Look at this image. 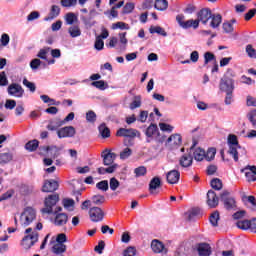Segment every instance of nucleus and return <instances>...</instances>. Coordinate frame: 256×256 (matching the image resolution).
Masks as SVG:
<instances>
[{
    "instance_id": "f8f14e48",
    "label": "nucleus",
    "mask_w": 256,
    "mask_h": 256,
    "mask_svg": "<svg viewBox=\"0 0 256 256\" xmlns=\"http://www.w3.org/2000/svg\"><path fill=\"white\" fill-rule=\"evenodd\" d=\"M75 127L73 126H65L57 131V135L59 139H65L67 137H75Z\"/></svg>"
},
{
    "instance_id": "a211bd4d",
    "label": "nucleus",
    "mask_w": 256,
    "mask_h": 256,
    "mask_svg": "<svg viewBox=\"0 0 256 256\" xmlns=\"http://www.w3.org/2000/svg\"><path fill=\"white\" fill-rule=\"evenodd\" d=\"M166 145L167 147H170V149H175V147H179V145H181V135L179 134L171 135L168 138Z\"/></svg>"
},
{
    "instance_id": "69168bd1",
    "label": "nucleus",
    "mask_w": 256,
    "mask_h": 256,
    "mask_svg": "<svg viewBox=\"0 0 256 256\" xmlns=\"http://www.w3.org/2000/svg\"><path fill=\"white\" fill-rule=\"evenodd\" d=\"M254 15H256V9H250L244 16L245 21H251L253 19Z\"/></svg>"
},
{
    "instance_id": "5701e85b",
    "label": "nucleus",
    "mask_w": 256,
    "mask_h": 256,
    "mask_svg": "<svg viewBox=\"0 0 256 256\" xmlns=\"http://www.w3.org/2000/svg\"><path fill=\"white\" fill-rule=\"evenodd\" d=\"M65 251H67V245L65 244H59L58 242H56L52 246V253H55V255H63Z\"/></svg>"
},
{
    "instance_id": "9d476101",
    "label": "nucleus",
    "mask_w": 256,
    "mask_h": 256,
    "mask_svg": "<svg viewBox=\"0 0 256 256\" xmlns=\"http://www.w3.org/2000/svg\"><path fill=\"white\" fill-rule=\"evenodd\" d=\"M116 135L117 137H128L130 139H135V137H140L141 133L137 129L133 128H120Z\"/></svg>"
},
{
    "instance_id": "13d9d810",
    "label": "nucleus",
    "mask_w": 256,
    "mask_h": 256,
    "mask_svg": "<svg viewBox=\"0 0 256 256\" xmlns=\"http://www.w3.org/2000/svg\"><path fill=\"white\" fill-rule=\"evenodd\" d=\"M222 28L225 33H233L234 31L233 24L230 22H224Z\"/></svg>"
},
{
    "instance_id": "f257e3e1",
    "label": "nucleus",
    "mask_w": 256,
    "mask_h": 256,
    "mask_svg": "<svg viewBox=\"0 0 256 256\" xmlns=\"http://www.w3.org/2000/svg\"><path fill=\"white\" fill-rule=\"evenodd\" d=\"M209 20H211L210 27H212V29H217V27L221 25L223 17L220 14H213L209 8H203L198 11L196 20H185V15L183 14H178L176 16V21L179 27L182 29H191V27L192 29H198L199 23H202V25H207Z\"/></svg>"
},
{
    "instance_id": "c85d7f7f",
    "label": "nucleus",
    "mask_w": 256,
    "mask_h": 256,
    "mask_svg": "<svg viewBox=\"0 0 256 256\" xmlns=\"http://www.w3.org/2000/svg\"><path fill=\"white\" fill-rule=\"evenodd\" d=\"M79 19L77 18V15L73 12H69L65 15V22L67 25H73V23H77Z\"/></svg>"
},
{
    "instance_id": "49530a36",
    "label": "nucleus",
    "mask_w": 256,
    "mask_h": 256,
    "mask_svg": "<svg viewBox=\"0 0 256 256\" xmlns=\"http://www.w3.org/2000/svg\"><path fill=\"white\" fill-rule=\"evenodd\" d=\"M110 189L111 191H117V189H119V186L121 185V183L119 182V180H117V178L113 177L110 179Z\"/></svg>"
},
{
    "instance_id": "c756f323",
    "label": "nucleus",
    "mask_w": 256,
    "mask_h": 256,
    "mask_svg": "<svg viewBox=\"0 0 256 256\" xmlns=\"http://www.w3.org/2000/svg\"><path fill=\"white\" fill-rule=\"evenodd\" d=\"M154 7L158 11H165V9L169 7V3L167 2V0H156Z\"/></svg>"
},
{
    "instance_id": "423d86ee",
    "label": "nucleus",
    "mask_w": 256,
    "mask_h": 256,
    "mask_svg": "<svg viewBox=\"0 0 256 256\" xmlns=\"http://www.w3.org/2000/svg\"><path fill=\"white\" fill-rule=\"evenodd\" d=\"M229 75H231V77H235L233 72L228 71L227 74L220 80L219 87L224 93H233V89H235V86H233V79L229 78Z\"/></svg>"
},
{
    "instance_id": "1a4fd4ad",
    "label": "nucleus",
    "mask_w": 256,
    "mask_h": 256,
    "mask_svg": "<svg viewBox=\"0 0 256 256\" xmlns=\"http://www.w3.org/2000/svg\"><path fill=\"white\" fill-rule=\"evenodd\" d=\"M89 217L90 221L93 223H99L100 221H103L105 212L99 207H92L89 209Z\"/></svg>"
},
{
    "instance_id": "dca6fc26",
    "label": "nucleus",
    "mask_w": 256,
    "mask_h": 256,
    "mask_svg": "<svg viewBox=\"0 0 256 256\" xmlns=\"http://www.w3.org/2000/svg\"><path fill=\"white\" fill-rule=\"evenodd\" d=\"M207 205L210 206L211 209H215V207L219 205V197H217V193L213 190H209L207 193Z\"/></svg>"
},
{
    "instance_id": "4d7b16f0",
    "label": "nucleus",
    "mask_w": 256,
    "mask_h": 256,
    "mask_svg": "<svg viewBox=\"0 0 256 256\" xmlns=\"http://www.w3.org/2000/svg\"><path fill=\"white\" fill-rule=\"evenodd\" d=\"M94 47L97 51H102L103 47H105V42H103V39L101 37H97Z\"/></svg>"
},
{
    "instance_id": "a18cd8bd",
    "label": "nucleus",
    "mask_w": 256,
    "mask_h": 256,
    "mask_svg": "<svg viewBox=\"0 0 256 256\" xmlns=\"http://www.w3.org/2000/svg\"><path fill=\"white\" fill-rule=\"evenodd\" d=\"M246 53L251 59H256V50L255 48H253V45L248 44L246 46Z\"/></svg>"
},
{
    "instance_id": "e2e57ef3",
    "label": "nucleus",
    "mask_w": 256,
    "mask_h": 256,
    "mask_svg": "<svg viewBox=\"0 0 256 256\" xmlns=\"http://www.w3.org/2000/svg\"><path fill=\"white\" fill-rule=\"evenodd\" d=\"M159 127L161 131H166L167 133H171V131H173V126L167 123H159Z\"/></svg>"
},
{
    "instance_id": "393cba45",
    "label": "nucleus",
    "mask_w": 256,
    "mask_h": 256,
    "mask_svg": "<svg viewBox=\"0 0 256 256\" xmlns=\"http://www.w3.org/2000/svg\"><path fill=\"white\" fill-rule=\"evenodd\" d=\"M198 253L200 256H209L211 255V246L209 244H200L198 247Z\"/></svg>"
},
{
    "instance_id": "2eb2a0df",
    "label": "nucleus",
    "mask_w": 256,
    "mask_h": 256,
    "mask_svg": "<svg viewBox=\"0 0 256 256\" xmlns=\"http://www.w3.org/2000/svg\"><path fill=\"white\" fill-rule=\"evenodd\" d=\"M158 189H161V178L156 176L152 178L149 183V191L151 195H158L159 194Z\"/></svg>"
},
{
    "instance_id": "9b49d317",
    "label": "nucleus",
    "mask_w": 256,
    "mask_h": 256,
    "mask_svg": "<svg viewBox=\"0 0 256 256\" xmlns=\"http://www.w3.org/2000/svg\"><path fill=\"white\" fill-rule=\"evenodd\" d=\"M41 153H46L48 157H51V159H57L61 155V148L57 146H44L41 148Z\"/></svg>"
},
{
    "instance_id": "4be33fe9",
    "label": "nucleus",
    "mask_w": 256,
    "mask_h": 256,
    "mask_svg": "<svg viewBox=\"0 0 256 256\" xmlns=\"http://www.w3.org/2000/svg\"><path fill=\"white\" fill-rule=\"evenodd\" d=\"M59 13H61V8H59V6L57 5H53L51 7L49 15L44 18V21H53V19L59 17Z\"/></svg>"
},
{
    "instance_id": "e433bc0d",
    "label": "nucleus",
    "mask_w": 256,
    "mask_h": 256,
    "mask_svg": "<svg viewBox=\"0 0 256 256\" xmlns=\"http://www.w3.org/2000/svg\"><path fill=\"white\" fill-rule=\"evenodd\" d=\"M247 203V207H249V209H251V211H256V199L255 196H248L245 198Z\"/></svg>"
},
{
    "instance_id": "ddd939ff",
    "label": "nucleus",
    "mask_w": 256,
    "mask_h": 256,
    "mask_svg": "<svg viewBox=\"0 0 256 256\" xmlns=\"http://www.w3.org/2000/svg\"><path fill=\"white\" fill-rule=\"evenodd\" d=\"M8 94L12 95L13 97H23V93H25V90H23V87L17 83H12L8 86Z\"/></svg>"
},
{
    "instance_id": "c03bdc74",
    "label": "nucleus",
    "mask_w": 256,
    "mask_h": 256,
    "mask_svg": "<svg viewBox=\"0 0 256 256\" xmlns=\"http://www.w3.org/2000/svg\"><path fill=\"white\" fill-rule=\"evenodd\" d=\"M86 121L88 123H95L97 121V114L93 110H90L86 113Z\"/></svg>"
},
{
    "instance_id": "f03ea898",
    "label": "nucleus",
    "mask_w": 256,
    "mask_h": 256,
    "mask_svg": "<svg viewBox=\"0 0 256 256\" xmlns=\"http://www.w3.org/2000/svg\"><path fill=\"white\" fill-rule=\"evenodd\" d=\"M228 145H229V150L228 153L229 155H232L234 161H239V157H243V155H247V151L245 148H242L239 146V141L237 140V137L234 134H230L228 136Z\"/></svg>"
},
{
    "instance_id": "473e14b6",
    "label": "nucleus",
    "mask_w": 256,
    "mask_h": 256,
    "mask_svg": "<svg viewBox=\"0 0 256 256\" xmlns=\"http://www.w3.org/2000/svg\"><path fill=\"white\" fill-rule=\"evenodd\" d=\"M39 147V141L38 140H32L29 141L28 143H26L25 145V149L27 151L33 152V151H37V148Z\"/></svg>"
},
{
    "instance_id": "680f3d73",
    "label": "nucleus",
    "mask_w": 256,
    "mask_h": 256,
    "mask_svg": "<svg viewBox=\"0 0 256 256\" xmlns=\"http://www.w3.org/2000/svg\"><path fill=\"white\" fill-rule=\"evenodd\" d=\"M9 84V80H7V75L5 72L0 73V87H5Z\"/></svg>"
},
{
    "instance_id": "f3484780",
    "label": "nucleus",
    "mask_w": 256,
    "mask_h": 256,
    "mask_svg": "<svg viewBox=\"0 0 256 256\" xmlns=\"http://www.w3.org/2000/svg\"><path fill=\"white\" fill-rule=\"evenodd\" d=\"M116 158L117 154L111 152L110 150H104L102 152V159L104 165H113Z\"/></svg>"
},
{
    "instance_id": "a19ab883",
    "label": "nucleus",
    "mask_w": 256,
    "mask_h": 256,
    "mask_svg": "<svg viewBox=\"0 0 256 256\" xmlns=\"http://www.w3.org/2000/svg\"><path fill=\"white\" fill-rule=\"evenodd\" d=\"M136 177H145L147 175V168L145 166H140L134 170Z\"/></svg>"
},
{
    "instance_id": "79ce46f5",
    "label": "nucleus",
    "mask_w": 256,
    "mask_h": 256,
    "mask_svg": "<svg viewBox=\"0 0 256 256\" xmlns=\"http://www.w3.org/2000/svg\"><path fill=\"white\" fill-rule=\"evenodd\" d=\"M96 187L100 191H109V182L107 180L100 181L96 184Z\"/></svg>"
},
{
    "instance_id": "4c0bfd02",
    "label": "nucleus",
    "mask_w": 256,
    "mask_h": 256,
    "mask_svg": "<svg viewBox=\"0 0 256 256\" xmlns=\"http://www.w3.org/2000/svg\"><path fill=\"white\" fill-rule=\"evenodd\" d=\"M13 160V155L11 153H2L0 154V164L5 165L9 161Z\"/></svg>"
},
{
    "instance_id": "052dcab7",
    "label": "nucleus",
    "mask_w": 256,
    "mask_h": 256,
    "mask_svg": "<svg viewBox=\"0 0 256 256\" xmlns=\"http://www.w3.org/2000/svg\"><path fill=\"white\" fill-rule=\"evenodd\" d=\"M215 59V54L211 53V52H206L204 54V64L207 65L208 63H210V61H214Z\"/></svg>"
},
{
    "instance_id": "6e6d98bb",
    "label": "nucleus",
    "mask_w": 256,
    "mask_h": 256,
    "mask_svg": "<svg viewBox=\"0 0 256 256\" xmlns=\"http://www.w3.org/2000/svg\"><path fill=\"white\" fill-rule=\"evenodd\" d=\"M56 243H59L61 245H65L67 243V234L60 233L56 236Z\"/></svg>"
},
{
    "instance_id": "7c9ffc66",
    "label": "nucleus",
    "mask_w": 256,
    "mask_h": 256,
    "mask_svg": "<svg viewBox=\"0 0 256 256\" xmlns=\"http://www.w3.org/2000/svg\"><path fill=\"white\" fill-rule=\"evenodd\" d=\"M158 133H159V128L157 127V124H151L146 130L147 137H153Z\"/></svg>"
},
{
    "instance_id": "6ab92c4d",
    "label": "nucleus",
    "mask_w": 256,
    "mask_h": 256,
    "mask_svg": "<svg viewBox=\"0 0 256 256\" xmlns=\"http://www.w3.org/2000/svg\"><path fill=\"white\" fill-rule=\"evenodd\" d=\"M245 171V177L247 181H256V166H246L242 172Z\"/></svg>"
},
{
    "instance_id": "39448f33",
    "label": "nucleus",
    "mask_w": 256,
    "mask_h": 256,
    "mask_svg": "<svg viewBox=\"0 0 256 256\" xmlns=\"http://www.w3.org/2000/svg\"><path fill=\"white\" fill-rule=\"evenodd\" d=\"M37 219V210L33 207H26L20 216V223L27 227Z\"/></svg>"
},
{
    "instance_id": "ea45409f",
    "label": "nucleus",
    "mask_w": 256,
    "mask_h": 256,
    "mask_svg": "<svg viewBox=\"0 0 256 256\" xmlns=\"http://www.w3.org/2000/svg\"><path fill=\"white\" fill-rule=\"evenodd\" d=\"M216 153L217 150H215V148H210L208 149L207 153H205L204 159H206V161H213V159H215Z\"/></svg>"
},
{
    "instance_id": "f704fd0d",
    "label": "nucleus",
    "mask_w": 256,
    "mask_h": 256,
    "mask_svg": "<svg viewBox=\"0 0 256 256\" xmlns=\"http://www.w3.org/2000/svg\"><path fill=\"white\" fill-rule=\"evenodd\" d=\"M150 33H152V34L157 33L158 35H162V37H167V32L165 31V29H163L160 26L150 27Z\"/></svg>"
},
{
    "instance_id": "cd10ccee",
    "label": "nucleus",
    "mask_w": 256,
    "mask_h": 256,
    "mask_svg": "<svg viewBox=\"0 0 256 256\" xmlns=\"http://www.w3.org/2000/svg\"><path fill=\"white\" fill-rule=\"evenodd\" d=\"M68 33L72 38L81 37V28L79 25H73L68 29Z\"/></svg>"
},
{
    "instance_id": "412c9836",
    "label": "nucleus",
    "mask_w": 256,
    "mask_h": 256,
    "mask_svg": "<svg viewBox=\"0 0 256 256\" xmlns=\"http://www.w3.org/2000/svg\"><path fill=\"white\" fill-rule=\"evenodd\" d=\"M151 249L154 253H167V249H165V245L163 242L159 240H152Z\"/></svg>"
},
{
    "instance_id": "37998d69",
    "label": "nucleus",
    "mask_w": 256,
    "mask_h": 256,
    "mask_svg": "<svg viewBox=\"0 0 256 256\" xmlns=\"http://www.w3.org/2000/svg\"><path fill=\"white\" fill-rule=\"evenodd\" d=\"M23 85L25 87H27V89H29V91H31V93H35L37 87L35 86V83L33 82H29V80H27V78L23 79Z\"/></svg>"
},
{
    "instance_id": "8fccbe9b",
    "label": "nucleus",
    "mask_w": 256,
    "mask_h": 256,
    "mask_svg": "<svg viewBox=\"0 0 256 256\" xmlns=\"http://www.w3.org/2000/svg\"><path fill=\"white\" fill-rule=\"evenodd\" d=\"M237 228L238 229H243V230H247L249 229V225H250V220H239L237 223Z\"/></svg>"
},
{
    "instance_id": "338daca9",
    "label": "nucleus",
    "mask_w": 256,
    "mask_h": 256,
    "mask_svg": "<svg viewBox=\"0 0 256 256\" xmlns=\"http://www.w3.org/2000/svg\"><path fill=\"white\" fill-rule=\"evenodd\" d=\"M135 253H137L135 247L130 246L126 250H124V256H135Z\"/></svg>"
},
{
    "instance_id": "72a5a7b5",
    "label": "nucleus",
    "mask_w": 256,
    "mask_h": 256,
    "mask_svg": "<svg viewBox=\"0 0 256 256\" xmlns=\"http://www.w3.org/2000/svg\"><path fill=\"white\" fill-rule=\"evenodd\" d=\"M193 155L196 161H203V159H205V150L196 148Z\"/></svg>"
},
{
    "instance_id": "3c124183",
    "label": "nucleus",
    "mask_w": 256,
    "mask_h": 256,
    "mask_svg": "<svg viewBox=\"0 0 256 256\" xmlns=\"http://www.w3.org/2000/svg\"><path fill=\"white\" fill-rule=\"evenodd\" d=\"M201 215V208H193L189 213H188V221H191L193 217H199Z\"/></svg>"
},
{
    "instance_id": "09e8293b",
    "label": "nucleus",
    "mask_w": 256,
    "mask_h": 256,
    "mask_svg": "<svg viewBox=\"0 0 256 256\" xmlns=\"http://www.w3.org/2000/svg\"><path fill=\"white\" fill-rule=\"evenodd\" d=\"M141 107V96H135L133 102L130 104V109L133 111Z\"/></svg>"
},
{
    "instance_id": "de8ad7c7",
    "label": "nucleus",
    "mask_w": 256,
    "mask_h": 256,
    "mask_svg": "<svg viewBox=\"0 0 256 256\" xmlns=\"http://www.w3.org/2000/svg\"><path fill=\"white\" fill-rule=\"evenodd\" d=\"M92 201L94 205H103L105 203V196L103 195H94L92 197Z\"/></svg>"
},
{
    "instance_id": "5fc2aeb1",
    "label": "nucleus",
    "mask_w": 256,
    "mask_h": 256,
    "mask_svg": "<svg viewBox=\"0 0 256 256\" xmlns=\"http://www.w3.org/2000/svg\"><path fill=\"white\" fill-rule=\"evenodd\" d=\"M132 153L133 151L131 150V148H125L123 151L120 152V159H129Z\"/></svg>"
},
{
    "instance_id": "bb28decb",
    "label": "nucleus",
    "mask_w": 256,
    "mask_h": 256,
    "mask_svg": "<svg viewBox=\"0 0 256 256\" xmlns=\"http://www.w3.org/2000/svg\"><path fill=\"white\" fill-rule=\"evenodd\" d=\"M98 131H99L101 137H103V139H107L108 137H111V131L105 124H101L98 127Z\"/></svg>"
},
{
    "instance_id": "6e6552de",
    "label": "nucleus",
    "mask_w": 256,
    "mask_h": 256,
    "mask_svg": "<svg viewBox=\"0 0 256 256\" xmlns=\"http://www.w3.org/2000/svg\"><path fill=\"white\" fill-rule=\"evenodd\" d=\"M58 202L59 195L57 194L47 197L45 199V207L42 209V213H46L47 215H51V213H54L55 210H53V207H55Z\"/></svg>"
},
{
    "instance_id": "4468645a",
    "label": "nucleus",
    "mask_w": 256,
    "mask_h": 256,
    "mask_svg": "<svg viewBox=\"0 0 256 256\" xmlns=\"http://www.w3.org/2000/svg\"><path fill=\"white\" fill-rule=\"evenodd\" d=\"M57 189H59V182L55 180H46L42 187L44 193H53L54 191H57Z\"/></svg>"
},
{
    "instance_id": "58836bf2",
    "label": "nucleus",
    "mask_w": 256,
    "mask_h": 256,
    "mask_svg": "<svg viewBox=\"0 0 256 256\" xmlns=\"http://www.w3.org/2000/svg\"><path fill=\"white\" fill-rule=\"evenodd\" d=\"M209 221L213 227H217L219 223V212L215 211L210 215Z\"/></svg>"
},
{
    "instance_id": "2f4dec72",
    "label": "nucleus",
    "mask_w": 256,
    "mask_h": 256,
    "mask_svg": "<svg viewBox=\"0 0 256 256\" xmlns=\"http://www.w3.org/2000/svg\"><path fill=\"white\" fill-rule=\"evenodd\" d=\"M210 185L215 191H221V189H223V182L219 178L212 179Z\"/></svg>"
},
{
    "instance_id": "774afa93",
    "label": "nucleus",
    "mask_w": 256,
    "mask_h": 256,
    "mask_svg": "<svg viewBox=\"0 0 256 256\" xmlns=\"http://www.w3.org/2000/svg\"><path fill=\"white\" fill-rule=\"evenodd\" d=\"M248 229L252 231V233H256V218H253L252 220H250Z\"/></svg>"
},
{
    "instance_id": "bf43d9fd",
    "label": "nucleus",
    "mask_w": 256,
    "mask_h": 256,
    "mask_svg": "<svg viewBox=\"0 0 256 256\" xmlns=\"http://www.w3.org/2000/svg\"><path fill=\"white\" fill-rule=\"evenodd\" d=\"M247 117H248L250 123H252L253 127H255V125H256V109L249 112L247 114Z\"/></svg>"
},
{
    "instance_id": "603ef678",
    "label": "nucleus",
    "mask_w": 256,
    "mask_h": 256,
    "mask_svg": "<svg viewBox=\"0 0 256 256\" xmlns=\"http://www.w3.org/2000/svg\"><path fill=\"white\" fill-rule=\"evenodd\" d=\"M61 125H65V122H51L50 124H48L47 129L49 131H57V129H59Z\"/></svg>"
},
{
    "instance_id": "20e7f679",
    "label": "nucleus",
    "mask_w": 256,
    "mask_h": 256,
    "mask_svg": "<svg viewBox=\"0 0 256 256\" xmlns=\"http://www.w3.org/2000/svg\"><path fill=\"white\" fill-rule=\"evenodd\" d=\"M62 211H63V208L61 206H57L54 209V212H52V214L54 215V219L52 220V223L56 227H65V225L69 223V215H67V213Z\"/></svg>"
},
{
    "instance_id": "a878e982",
    "label": "nucleus",
    "mask_w": 256,
    "mask_h": 256,
    "mask_svg": "<svg viewBox=\"0 0 256 256\" xmlns=\"http://www.w3.org/2000/svg\"><path fill=\"white\" fill-rule=\"evenodd\" d=\"M62 205L66 211H74L75 210V200L65 198L62 200Z\"/></svg>"
},
{
    "instance_id": "b1692460",
    "label": "nucleus",
    "mask_w": 256,
    "mask_h": 256,
    "mask_svg": "<svg viewBox=\"0 0 256 256\" xmlns=\"http://www.w3.org/2000/svg\"><path fill=\"white\" fill-rule=\"evenodd\" d=\"M193 164V156L190 154H185L180 158L181 167H191Z\"/></svg>"
},
{
    "instance_id": "7ed1b4c3",
    "label": "nucleus",
    "mask_w": 256,
    "mask_h": 256,
    "mask_svg": "<svg viewBox=\"0 0 256 256\" xmlns=\"http://www.w3.org/2000/svg\"><path fill=\"white\" fill-rule=\"evenodd\" d=\"M39 241V232L33 230V228H27L25 230V236L22 239L21 245L23 249H31Z\"/></svg>"
},
{
    "instance_id": "864d4df0",
    "label": "nucleus",
    "mask_w": 256,
    "mask_h": 256,
    "mask_svg": "<svg viewBox=\"0 0 256 256\" xmlns=\"http://www.w3.org/2000/svg\"><path fill=\"white\" fill-rule=\"evenodd\" d=\"M133 9H135V4H133L131 2H128V3L125 4L122 13L124 15H127L128 13H132Z\"/></svg>"
},
{
    "instance_id": "c9c22d12",
    "label": "nucleus",
    "mask_w": 256,
    "mask_h": 256,
    "mask_svg": "<svg viewBox=\"0 0 256 256\" xmlns=\"http://www.w3.org/2000/svg\"><path fill=\"white\" fill-rule=\"evenodd\" d=\"M112 29H121L122 31H129L131 29V26L125 22H116L112 24Z\"/></svg>"
},
{
    "instance_id": "0e129e2a",
    "label": "nucleus",
    "mask_w": 256,
    "mask_h": 256,
    "mask_svg": "<svg viewBox=\"0 0 256 256\" xmlns=\"http://www.w3.org/2000/svg\"><path fill=\"white\" fill-rule=\"evenodd\" d=\"M61 5L62 7H73L77 5V0H62Z\"/></svg>"
},
{
    "instance_id": "0eeeda50",
    "label": "nucleus",
    "mask_w": 256,
    "mask_h": 256,
    "mask_svg": "<svg viewBox=\"0 0 256 256\" xmlns=\"http://www.w3.org/2000/svg\"><path fill=\"white\" fill-rule=\"evenodd\" d=\"M221 201L224 203L225 209L231 210L237 207L235 197L231 196V192L224 190L220 195Z\"/></svg>"
},
{
    "instance_id": "aec40b11",
    "label": "nucleus",
    "mask_w": 256,
    "mask_h": 256,
    "mask_svg": "<svg viewBox=\"0 0 256 256\" xmlns=\"http://www.w3.org/2000/svg\"><path fill=\"white\" fill-rule=\"evenodd\" d=\"M181 177V173L177 170H172L167 173L166 179L170 185H175V183H179V179Z\"/></svg>"
}]
</instances>
